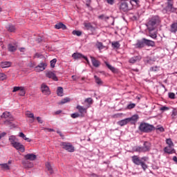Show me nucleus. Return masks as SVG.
Returning <instances> with one entry per match:
<instances>
[{"mask_svg": "<svg viewBox=\"0 0 177 177\" xmlns=\"http://www.w3.org/2000/svg\"><path fill=\"white\" fill-rule=\"evenodd\" d=\"M22 164L25 167V168H32L34 167V164L32 162H28V160H25L22 162Z\"/></svg>", "mask_w": 177, "mask_h": 177, "instance_id": "cd10ccee", "label": "nucleus"}, {"mask_svg": "<svg viewBox=\"0 0 177 177\" xmlns=\"http://www.w3.org/2000/svg\"><path fill=\"white\" fill-rule=\"evenodd\" d=\"M46 67H48V64H46V62H40V64L36 66L35 68L37 73H39L40 71L46 70Z\"/></svg>", "mask_w": 177, "mask_h": 177, "instance_id": "0eeeda50", "label": "nucleus"}, {"mask_svg": "<svg viewBox=\"0 0 177 177\" xmlns=\"http://www.w3.org/2000/svg\"><path fill=\"white\" fill-rule=\"evenodd\" d=\"M145 40L143 38L141 40H138L137 43L135 44L136 48L138 49H142V48H145Z\"/></svg>", "mask_w": 177, "mask_h": 177, "instance_id": "6ab92c4d", "label": "nucleus"}, {"mask_svg": "<svg viewBox=\"0 0 177 177\" xmlns=\"http://www.w3.org/2000/svg\"><path fill=\"white\" fill-rule=\"evenodd\" d=\"M9 140H10L12 146H13L17 142V141H16V137H15L14 136H10Z\"/></svg>", "mask_w": 177, "mask_h": 177, "instance_id": "4c0bfd02", "label": "nucleus"}, {"mask_svg": "<svg viewBox=\"0 0 177 177\" xmlns=\"http://www.w3.org/2000/svg\"><path fill=\"white\" fill-rule=\"evenodd\" d=\"M46 77H47V78L53 80V81H59V79L57 78V76H56V74H55L52 71H48L47 73H46Z\"/></svg>", "mask_w": 177, "mask_h": 177, "instance_id": "9d476101", "label": "nucleus"}, {"mask_svg": "<svg viewBox=\"0 0 177 177\" xmlns=\"http://www.w3.org/2000/svg\"><path fill=\"white\" fill-rule=\"evenodd\" d=\"M143 41L145 42V45L147 46H156V42H154V41L147 39L146 38H143Z\"/></svg>", "mask_w": 177, "mask_h": 177, "instance_id": "a211bd4d", "label": "nucleus"}, {"mask_svg": "<svg viewBox=\"0 0 177 177\" xmlns=\"http://www.w3.org/2000/svg\"><path fill=\"white\" fill-rule=\"evenodd\" d=\"M60 146L62 149L66 150V151H68L69 153H74V151H75V149L70 142H61Z\"/></svg>", "mask_w": 177, "mask_h": 177, "instance_id": "423d86ee", "label": "nucleus"}, {"mask_svg": "<svg viewBox=\"0 0 177 177\" xmlns=\"http://www.w3.org/2000/svg\"><path fill=\"white\" fill-rule=\"evenodd\" d=\"M109 5H114V0H106Z\"/></svg>", "mask_w": 177, "mask_h": 177, "instance_id": "052dcab7", "label": "nucleus"}, {"mask_svg": "<svg viewBox=\"0 0 177 177\" xmlns=\"http://www.w3.org/2000/svg\"><path fill=\"white\" fill-rule=\"evenodd\" d=\"M141 160H142V161H147V160H149V157H147V156H143V157L141 158Z\"/></svg>", "mask_w": 177, "mask_h": 177, "instance_id": "69168bd1", "label": "nucleus"}, {"mask_svg": "<svg viewBox=\"0 0 177 177\" xmlns=\"http://www.w3.org/2000/svg\"><path fill=\"white\" fill-rule=\"evenodd\" d=\"M0 166L1 167L2 169H6V170L10 169V167L8 165V163L0 164Z\"/></svg>", "mask_w": 177, "mask_h": 177, "instance_id": "ea45409f", "label": "nucleus"}, {"mask_svg": "<svg viewBox=\"0 0 177 177\" xmlns=\"http://www.w3.org/2000/svg\"><path fill=\"white\" fill-rule=\"evenodd\" d=\"M90 58L93 67H95L97 68V67H100V61L96 59V58L92 56H90Z\"/></svg>", "mask_w": 177, "mask_h": 177, "instance_id": "4468645a", "label": "nucleus"}, {"mask_svg": "<svg viewBox=\"0 0 177 177\" xmlns=\"http://www.w3.org/2000/svg\"><path fill=\"white\" fill-rule=\"evenodd\" d=\"M24 158L26 161H28V160L29 161H35V160H37V155L34 153H28L24 156Z\"/></svg>", "mask_w": 177, "mask_h": 177, "instance_id": "f8f14e48", "label": "nucleus"}, {"mask_svg": "<svg viewBox=\"0 0 177 177\" xmlns=\"http://www.w3.org/2000/svg\"><path fill=\"white\" fill-rule=\"evenodd\" d=\"M56 62H57V59H53L50 61V67H52V68H54L55 64H56Z\"/></svg>", "mask_w": 177, "mask_h": 177, "instance_id": "8fccbe9b", "label": "nucleus"}, {"mask_svg": "<svg viewBox=\"0 0 177 177\" xmlns=\"http://www.w3.org/2000/svg\"><path fill=\"white\" fill-rule=\"evenodd\" d=\"M83 59H84V60H86L87 64H88V65L91 64V62H89V59H88L87 57L84 56Z\"/></svg>", "mask_w": 177, "mask_h": 177, "instance_id": "e2e57ef3", "label": "nucleus"}, {"mask_svg": "<svg viewBox=\"0 0 177 177\" xmlns=\"http://www.w3.org/2000/svg\"><path fill=\"white\" fill-rule=\"evenodd\" d=\"M161 111H167V110H169V108L167 106H162L160 108Z\"/></svg>", "mask_w": 177, "mask_h": 177, "instance_id": "13d9d810", "label": "nucleus"}, {"mask_svg": "<svg viewBox=\"0 0 177 177\" xmlns=\"http://www.w3.org/2000/svg\"><path fill=\"white\" fill-rule=\"evenodd\" d=\"M85 103H88V104H93V100L91 97L86 98L84 100Z\"/></svg>", "mask_w": 177, "mask_h": 177, "instance_id": "de8ad7c7", "label": "nucleus"}, {"mask_svg": "<svg viewBox=\"0 0 177 177\" xmlns=\"http://www.w3.org/2000/svg\"><path fill=\"white\" fill-rule=\"evenodd\" d=\"M10 66H12V62H0V67H1V68H8V67H10Z\"/></svg>", "mask_w": 177, "mask_h": 177, "instance_id": "5701e85b", "label": "nucleus"}, {"mask_svg": "<svg viewBox=\"0 0 177 177\" xmlns=\"http://www.w3.org/2000/svg\"><path fill=\"white\" fill-rule=\"evenodd\" d=\"M140 165H141L142 169H144V171H146V169H147V165H146V163H145L144 162H142Z\"/></svg>", "mask_w": 177, "mask_h": 177, "instance_id": "603ef678", "label": "nucleus"}, {"mask_svg": "<svg viewBox=\"0 0 177 177\" xmlns=\"http://www.w3.org/2000/svg\"><path fill=\"white\" fill-rule=\"evenodd\" d=\"M71 117L72 118H78V117H81V115L78 113H72Z\"/></svg>", "mask_w": 177, "mask_h": 177, "instance_id": "3c124183", "label": "nucleus"}, {"mask_svg": "<svg viewBox=\"0 0 177 177\" xmlns=\"http://www.w3.org/2000/svg\"><path fill=\"white\" fill-rule=\"evenodd\" d=\"M46 167L50 175L53 174V167H52V165H50V162H47L46 163Z\"/></svg>", "mask_w": 177, "mask_h": 177, "instance_id": "a878e982", "label": "nucleus"}, {"mask_svg": "<svg viewBox=\"0 0 177 177\" xmlns=\"http://www.w3.org/2000/svg\"><path fill=\"white\" fill-rule=\"evenodd\" d=\"M44 131H48V132H55L53 129L44 128Z\"/></svg>", "mask_w": 177, "mask_h": 177, "instance_id": "680f3d73", "label": "nucleus"}, {"mask_svg": "<svg viewBox=\"0 0 177 177\" xmlns=\"http://www.w3.org/2000/svg\"><path fill=\"white\" fill-rule=\"evenodd\" d=\"M177 117V111L176 110H174L171 114V118H176Z\"/></svg>", "mask_w": 177, "mask_h": 177, "instance_id": "5fc2aeb1", "label": "nucleus"}, {"mask_svg": "<svg viewBox=\"0 0 177 177\" xmlns=\"http://www.w3.org/2000/svg\"><path fill=\"white\" fill-rule=\"evenodd\" d=\"M84 26L85 30H89V31H95V30H96L95 27L92 26V24H91V22H84Z\"/></svg>", "mask_w": 177, "mask_h": 177, "instance_id": "2eb2a0df", "label": "nucleus"}, {"mask_svg": "<svg viewBox=\"0 0 177 177\" xmlns=\"http://www.w3.org/2000/svg\"><path fill=\"white\" fill-rule=\"evenodd\" d=\"M174 147L168 146L165 147L164 148L165 153H167V154H173V153H175V149L173 148Z\"/></svg>", "mask_w": 177, "mask_h": 177, "instance_id": "4be33fe9", "label": "nucleus"}, {"mask_svg": "<svg viewBox=\"0 0 177 177\" xmlns=\"http://www.w3.org/2000/svg\"><path fill=\"white\" fill-rule=\"evenodd\" d=\"M105 64H106V67H108V68L109 70H111V71H112V73H116L117 72V69L115 68H114L113 66L110 65L107 62H106Z\"/></svg>", "mask_w": 177, "mask_h": 177, "instance_id": "72a5a7b5", "label": "nucleus"}, {"mask_svg": "<svg viewBox=\"0 0 177 177\" xmlns=\"http://www.w3.org/2000/svg\"><path fill=\"white\" fill-rule=\"evenodd\" d=\"M171 32H176L177 31V22H174L171 26Z\"/></svg>", "mask_w": 177, "mask_h": 177, "instance_id": "473e14b6", "label": "nucleus"}, {"mask_svg": "<svg viewBox=\"0 0 177 177\" xmlns=\"http://www.w3.org/2000/svg\"><path fill=\"white\" fill-rule=\"evenodd\" d=\"M35 66H37V64H35V62H30L29 64V66L30 67H35Z\"/></svg>", "mask_w": 177, "mask_h": 177, "instance_id": "0e129e2a", "label": "nucleus"}, {"mask_svg": "<svg viewBox=\"0 0 177 177\" xmlns=\"http://www.w3.org/2000/svg\"><path fill=\"white\" fill-rule=\"evenodd\" d=\"M37 120L38 121V122H39V124H42V122H44L42 121V119H41V117H37Z\"/></svg>", "mask_w": 177, "mask_h": 177, "instance_id": "338daca9", "label": "nucleus"}, {"mask_svg": "<svg viewBox=\"0 0 177 177\" xmlns=\"http://www.w3.org/2000/svg\"><path fill=\"white\" fill-rule=\"evenodd\" d=\"M76 109L78 110L80 114V117H84L85 114H86V108H84L80 105H77Z\"/></svg>", "mask_w": 177, "mask_h": 177, "instance_id": "9b49d317", "label": "nucleus"}, {"mask_svg": "<svg viewBox=\"0 0 177 177\" xmlns=\"http://www.w3.org/2000/svg\"><path fill=\"white\" fill-rule=\"evenodd\" d=\"M138 120H139L138 115H133L132 117L127 118L129 122H131V124H135V122H138Z\"/></svg>", "mask_w": 177, "mask_h": 177, "instance_id": "aec40b11", "label": "nucleus"}, {"mask_svg": "<svg viewBox=\"0 0 177 177\" xmlns=\"http://www.w3.org/2000/svg\"><path fill=\"white\" fill-rule=\"evenodd\" d=\"M6 29L8 32H16V26L12 24H8L6 26Z\"/></svg>", "mask_w": 177, "mask_h": 177, "instance_id": "dca6fc26", "label": "nucleus"}, {"mask_svg": "<svg viewBox=\"0 0 177 177\" xmlns=\"http://www.w3.org/2000/svg\"><path fill=\"white\" fill-rule=\"evenodd\" d=\"M166 143L168 146L174 147V142L171 138H168L166 140Z\"/></svg>", "mask_w": 177, "mask_h": 177, "instance_id": "49530a36", "label": "nucleus"}, {"mask_svg": "<svg viewBox=\"0 0 177 177\" xmlns=\"http://www.w3.org/2000/svg\"><path fill=\"white\" fill-rule=\"evenodd\" d=\"M163 12L165 13H175L176 8L174 7V1L172 0H168L167 6L163 9Z\"/></svg>", "mask_w": 177, "mask_h": 177, "instance_id": "20e7f679", "label": "nucleus"}, {"mask_svg": "<svg viewBox=\"0 0 177 177\" xmlns=\"http://www.w3.org/2000/svg\"><path fill=\"white\" fill-rule=\"evenodd\" d=\"M57 95L58 96H63V87L59 86L57 89Z\"/></svg>", "mask_w": 177, "mask_h": 177, "instance_id": "e433bc0d", "label": "nucleus"}, {"mask_svg": "<svg viewBox=\"0 0 177 177\" xmlns=\"http://www.w3.org/2000/svg\"><path fill=\"white\" fill-rule=\"evenodd\" d=\"M41 91L42 93H44V95H49V94L50 93V90L49 89V86H48V85H46V84L45 83L41 84Z\"/></svg>", "mask_w": 177, "mask_h": 177, "instance_id": "1a4fd4ad", "label": "nucleus"}, {"mask_svg": "<svg viewBox=\"0 0 177 177\" xmlns=\"http://www.w3.org/2000/svg\"><path fill=\"white\" fill-rule=\"evenodd\" d=\"M140 60H142V57H140V55H138L131 57L129 62V63H131V64H134V63H136V62H140Z\"/></svg>", "mask_w": 177, "mask_h": 177, "instance_id": "412c9836", "label": "nucleus"}, {"mask_svg": "<svg viewBox=\"0 0 177 177\" xmlns=\"http://www.w3.org/2000/svg\"><path fill=\"white\" fill-rule=\"evenodd\" d=\"M94 78L97 85H100V86L103 85V81H102V79H100L99 77L96 75L94 76Z\"/></svg>", "mask_w": 177, "mask_h": 177, "instance_id": "c756f323", "label": "nucleus"}, {"mask_svg": "<svg viewBox=\"0 0 177 177\" xmlns=\"http://www.w3.org/2000/svg\"><path fill=\"white\" fill-rule=\"evenodd\" d=\"M128 118L122 120L118 122V125H120V127H124V125H127L128 124Z\"/></svg>", "mask_w": 177, "mask_h": 177, "instance_id": "7c9ffc66", "label": "nucleus"}, {"mask_svg": "<svg viewBox=\"0 0 177 177\" xmlns=\"http://www.w3.org/2000/svg\"><path fill=\"white\" fill-rule=\"evenodd\" d=\"M68 102H70V98L68 97H66L62 99L59 103L58 104H64L66 103H68Z\"/></svg>", "mask_w": 177, "mask_h": 177, "instance_id": "58836bf2", "label": "nucleus"}, {"mask_svg": "<svg viewBox=\"0 0 177 177\" xmlns=\"http://www.w3.org/2000/svg\"><path fill=\"white\" fill-rule=\"evenodd\" d=\"M169 99H175V93H169Z\"/></svg>", "mask_w": 177, "mask_h": 177, "instance_id": "4d7b16f0", "label": "nucleus"}, {"mask_svg": "<svg viewBox=\"0 0 177 177\" xmlns=\"http://www.w3.org/2000/svg\"><path fill=\"white\" fill-rule=\"evenodd\" d=\"M55 28H56L57 30H60V28H62V30H66L67 26H66V25H64L63 23L59 22L55 25Z\"/></svg>", "mask_w": 177, "mask_h": 177, "instance_id": "393cba45", "label": "nucleus"}, {"mask_svg": "<svg viewBox=\"0 0 177 177\" xmlns=\"http://www.w3.org/2000/svg\"><path fill=\"white\" fill-rule=\"evenodd\" d=\"M142 149L145 153L147 151H150V149H151V143L147 141L144 142Z\"/></svg>", "mask_w": 177, "mask_h": 177, "instance_id": "f3484780", "label": "nucleus"}, {"mask_svg": "<svg viewBox=\"0 0 177 177\" xmlns=\"http://www.w3.org/2000/svg\"><path fill=\"white\" fill-rule=\"evenodd\" d=\"M98 19L100 20H104V21H107L109 19H110V17H108L105 15H101L98 17Z\"/></svg>", "mask_w": 177, "mask_h": 177, "instance_id": "c9c22d12", "label": "nucleus"}, {"mask_svg": "<svg viewBox=\"0 0 177 177\" xmlns=\"http://www.w3.org/2000/svg\"><path fill=\"white\" fill-rule=\"evenodd\" d=\"M136 106V104L131 103V104H129L127 106V109H128L129 110H132V109H135Z\"/></svg>", "mask_w": 177, "mask_h": 177, "instance_id": "09e8293b", "label": "nucleus"}, {"mask_svg": "<svg viewBox=\"0 0 177 177\" xmlns=\"http://www.w3.org/2000/svg\"><path fill=\"white\" fill-rule=\"evenodd\" d=\"M131 160L133 164H135L136 165H140V164H142V160H140V158H139V156L136 155L131 156Z\"/></svg>", "mask_w": 177, "mask_h": 177, "instance_id": "ddd939ff", "label": "nucleus"}, {"mask_svg": "<svg viewBox=\"0 0 177 177\" xmlns=\"http://www.w3.org/2000/svg\"><path fill=\"white\" fill-rule=\"evenodd\" d=\"M160 23L161 19L160 18V17L158 15H154L151 18H149L146 26L148 30H156V27H158Z\"/></svg>", "mask_w": 177, "mask_h": 177, "instance_id": "f257e3e1", "label": "nucleus"}, {"mask_svg": "<svg viewBox=\"0 0 177 177\" xmlns=\"http://www.w3.org/2000/svg\"><path fill=\"white\" fill-rule=\"evenodd\" d=\"M22 139H24V140H26L27 142H31V140L26 137V136H24V137H23Z\"/></svg>", "mask_w": 177, "mask_h": 177, "instance_id": "774afa93", "label": "nucleus"}, {"mask_svg": "<svg viewBox=\"0 0 177 177\" xmlns=\"http://www.w3.org/2000/svg\"><path fill=\"white\" fill-rule=\"evenodd\" d=\"M112 46L115 49H119V48H120V46H121V45L120 44V42L116 41V42H113L112 43Z\"/></svg>", "mask_w": 177, "mask_h": 177, "instance_id": "a19ab883", "label": "nucleus"}, {"mask_svg": "<svg viewBox=\"0 0 177 177\" xmlns=\"http://www.w3.org/2000/svg\"><path fill=\"white\" fill-rule=\"evenodd\" d=\"M8 50H9V52H15V50H16V46H15L12 44H9L8 45Z\"/></svg>", "mask_w": 177, "mask_h": 177, "instance_id": "79ce46f5", "label": "nucleus"}, {"mask_svg": "<svg viewBox=\"0 0 177 177\" xmlns=\"http://www.w3.org/2000/svg\"><path fill=\"white\" fill-rule=\"evenodd\" d=\"M120 9L122 12L132 10V5L129 3L128 0L122 1L120 5Z\"/></svg>", "mask_w": 177, "mask_h": 177, "instance_id": "7ed1b4c3", "label": "nucleus"}, {"mask_svg": "<svg viewBox=\"0 0 177 177\" xmlns=\"http://www.w3.org/2000/svg\"><path fill=\"white\" fill-rule=\"evenodd\" d=\"M85 55L80 53H75L72 55V57L75 59V60H78V59H84Z\"/></svg>", "mask_w": 177, "mask_h": 177, "instance_id": "b1692460", "label": "nucleus"}, {"mask_svg": "<svg viewBox=\"0 0 177 177\" xmlns=\"http://www.w3.org/2000/svg\"><path fill=\"white\" fill-rule=\"evenodd\" d=\"M19 96H24L26 95V88H24V87H22L20 90H19Z\"/></svg>", "mask_w": 177, "mask_h": 177, "instance_id": "37998d69", "label": "nucleus"}, {"mask_svg": "<svg viewBox=\"0 0 177 177\" xmlns=\"http://www.w3.org/2000/svg\"><path fill=\"white\" fill-rule=\"evenodd\" d=\"M72 34L73 35H77V37H81V35H82V32L79 30H73Z\"/></svg>", "mask_w": 177, "mask_h": 177, "instance_id": "a18cd8bd", "label": "nucleus"}, {"mask_svg": "<svg viewBox=\"0 0 177 177\" xmlns=\"http://www.w3.org/2000/svg\"><path fill=\"white\" fill-rule=\"evenodd\" d=\"M6 79V75H5V74L0 73V80L1 81H3V80Z\"/></svg>", "mask_w": 177, "mask_h": 177, "instance_id": "6e6d98bb", "label": "nucleus"}, {"mask_svg": "<svg viewBox=\"0 0 177 177\" xmlns=\"http://www.w3.org/2000/svg\"><path fill=\"white\" fill-rule=\"evenodd\" d=\"M139 129L141 132H151V131H154L156 127L153 125L149 124V123H141L139 126Z\"/></svg>", "mask_w": 177, "mask_h": 177, "instance_id": "f03ea898", "label": "nucleus"}, {"mask_svg": "<svg viewBox=\"0 0 177 177\" xmlns=\"http://www.w3.org/2000/svg\"><path fill=\"white\" fill-rule=\"evenodd\" d=\"M1 118H5L6 120H7L4 122L5 125H10L12 124L10 121H13V120H15L12 114L8 111L3 113V114L1 115Z\"/></svg>", "mask_w": 177, "mask_h": 177, "instance_id": "39448f33", "label": "nucleus"}, {"mask_svg": "<svg viewBox=\"0 0 177 177\" xmlns=\"http://www.w3.org/2000/svg\"><path fill=\"white\" fill-rule=\"evenodd\" d=\"M26 115L28 117V118H32V120H35V117H34V113H30V111H26Z\"/></svg>", "mask_w": 177, "mask_h": 177, "instance_id": "c03bdc74", "label": "nucleus"}, {"mask_svg": "<svg viewBox=\"0 0 177 177\" xmlns=\"http://www.w3.org/2000/svg\"><path fill=\"white\" fill-rule=\"evenodd\" d=\"M134 151H136L137 153H145V149H143V147H136Z\"/></svg>", "mask_w": 177, "mask_h": 177, "instance_id": "f704fd0d", "label": "nucleus"}, {"mask_svg": "<svg viewBox=\"0 0 177 177\" xmlns=\"http://www.w3.org/2000/svg\"><path fill=\"white\" fill-rule=\"evenodd\" d=\"M95 46L99 49V50H102V49H104L106 46H103V43L100 41H97Z\"/></svg>", "mask_w": 177, "mask_h": 177, "instance_id": "2f4dec72", "label": "nucleus"}, {"mask_svg": "<svg viewBox=\"0 0 177 177\" xmlns=\"http://www.w3.org/2000/svg\"><path fill=\"white\" fill-rule=\"evenodd\" d=\"M130 5L132 6V9H133V6H138L140 1L139 0H127Z\"/></svg>", "mask_w": 177, "mask_h": 177, "instance_id": "bb28decb", "label": "nucleus"}, {"mask_svg": "<svg viewBox=\"0 0 177 177\" xmlns=\"http://www.w3.org/2000/svg\"><path fill=\"white\" fill-rule=\"evenodd\" d=\"M157 131H160V132H164L165 131V129H164V127H160L159 128L156 129Z\"/></svg>", "mask_w": 177, "mask_h": 177, "instance_id": "bf43d9fd", "label": "nucleus"}, {"mask_svg": "<svg viewBox=\"0 0 177 177\" xmlns=\"http://www.w3.org/2000/svg\"><path fill=\"white\" fill-rule=\"evenodd\" d=\"M23 86H15L13 88L12 92H17L18 91H20Z\"/></svg>", "mask_w": 177, "mask_h": 177, "instance_id": "864d4df0", "label": "nucleus"}, {"mask_svg": "<svg viewBox=\"0 0 177 177\" xmlns=\"http://www.w3.org/2000/svg\"><path fill=\"white\" fill-rule=\"evenodd\" d=\"M12 147L16 149V150H19V151H21V153H24V151H26V148H24V145H21V143L17 141L12 145Z\"/></svg>", "mask_w": 177, "mask_h": 177, "instance_id": "6e6552de", "label": "nucleus"}, {"mask_svg": "<svg viewBox=\"0 0 177 177\" xmlns=\"http://www.w3.org/2000/svg\"><path fill=\"white\" fill-rule=\"evenodd\" d=\"M153 31H154V30H149V37H151V38H153V39H156V38H157V32Z\"/></svg>", "mask_w": 177, "mask_h": 177, "instance_id": "c85d7f7f", "label": "nucleus"}]
</instances>
